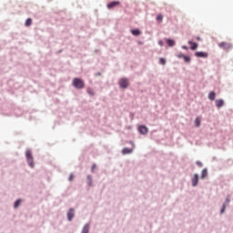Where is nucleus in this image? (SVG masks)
I'll list each match as a JSON object with an SVG mask.
<instances>
[{"mask_svg": "<svg viewBox=\"0 0 233 233\" xmlns=\"http://www.w3.org/2000/svg\"><path fill=\"white\" fill-rule=\"evenodd\" d=\"M72 85L75 88H77L78 90L85 88V81H83L81 78H74Z\"/></svg>", "mask_w": 233, "mask_h": 233, "instance_id": "nucleus-1", "label": "nucleus"}, {"mask_svg": "<svg viewBox=\"0 0 233 233\" xmlns=\"http://www.w3.org/2000/svg\"><path fill=\"white\" fill-rule=\"evenodd\" d=\"M218 46L219 48H222V50H225L226 52L232 50V44L228 42L218 43Z\"/></svg>", "mask_w": 233, "mask_h": 233, "instance_id": "nucleus-2", "label": "nucleus"}, {"mask_svg": "<svg viewBox=\"0 0 233 233\" xmlns=\"http://www.w3.org/2000/svg\"><path fill=\"white\" fill-rule=\"evenodd\" d=\"M118 85L120 88H128V85H129L128 79L125 77L121 78L118 82Z\"/></svg>", "mask_w": 233, "mask_h": 233, "instance_id": "nucleus-3", "label": "nucleus"}, {"mask_svg": "<svg viewBox=\"0 0 233 233\" xmlns=\"http://www.w3.org/2000/svg\"><path fill=\"white\" fill-rule=\"evenodd\" d=\"M121 5V2L119 1H113L106 5V7L108 10H112V8H116V6H119Z\"/></svg>", "mask_w": 233, "mask_h": 233, "instance_id": "nucleus-4", "label": "nucleus"}, {"mask_svg": "<svg viewBox=\"0 0 233 233\" xmlns=\"http://www.w3.org/2000/svg\"><path fill=\"white\" fill-rule=\"evenodd\" d=\"M138 132L143 136H147V134H148V127H147V126H139Z\"/></svg>", "mask_w": 233, "mask_h": 233, "instance_id": "nucleus-5", "label": "nucleus"}, {"mask_svg": "<svg viewBox=\"0 0 233 233\" xmlns=\"http://www.w3.org/2000/svg\"><path fill=\"white\" fill-rule=\"evenodd\" d=\"M196 57H203V58H207L208 57V53H205L202 51H198L195 53Z\"/></svg>", "mask_w": 233, "mask_h": 233, "instance_id": "nucleus-6", "label": "nucleus"}, {"mask_svg": "<svg viewBox=\"0 0 233 233\" xmlns=\"http://www.w3.org/2000/svg\"><path fill=\"white\" fill-rule=\"evenodd\" d=\"M74 216H75L74 208H70L69 211L67 212L68 221H72V219H74Z\"/></svg>", "mask_w": 233, "mask_h": 233, "instance_id": "nucleus-7", "label": "nucleus"}, {"mask_svg": "<svg viewBox=\"0 0 233 233\" xmlns=\"http://www.w3.org/2000/svg\"><path fill=\"white\" fill-rule=\"evenodd\" d=\"M191 181H192V186H193V187H198V181H199V178H198V174H195V175L193 176Z\"/></svg>", "mask_w": 233, "mask_h": 233, "instance_id": "nucleus-8", "label": "nucleus"}, {"mask_svg": "<svg viewBox=\"0 0 233 233\" xmlns=\"http://www.w3.org/2000/svg\"><path fill=\"white\" fill-rule=\"evenodd\" d=\"M216 103V106L218 108H221V106H223V105H225V101H223V99H218L215 101Z\"/></svg>", "mask_w": 233, "mask_h": 233, "instance_id": "nucleus-9", "label": "nucleus"}, {"mask_svg": "<svg viewBox=\"0 0 233 233\" xmlns=\"http://www.w3.org/2000/svg\"><path fill=\"white\" fill-rule=\"evenodd\" d=\"M195 127L197 128H199V127H201V117L198 116L196 119H195Z\"/></svg>", "mask_w": 233, "mask_h": 233, "instance_id": "nucleus-10", "label": "nucleus"}, {"mask_svg": "<svg viewBox=\"0 0 233 233\" xmlns=\"http://www.w3.org/2000/svg\"><path fill=\"white\" fill-rule=\"evenodd\" d=\"M188 45H191L190 50H198V44H196L192 41H188Z\"/></svg>", "mask_w": 233, "mask_h": 233, "instance_id": "nucleus-11", "label": "nucleus"}, {"mask_svg": "<svg viewBox=\"0 0 233 233\" xmlns=\"http://www.w3.org/2000/svg\"><path fill=\"white\" fill-rule=\"evenodd\" d=\"M208 176V171L207 170V168L203 169L201 172V179H205V177H207Z\"/></svg>", "mask_w": 233, "mask_h": 233, "instance_id": "nucleus-12", "label": "nucleus"}, {"mask_svg": "<svg viewBox=\"0 0 233 233\" xmlns=\"http://www.w3.org/2000/svg\"><path fill=\"white\" fill-rule=\"evenodd\" d=\"M208 99H210V101H214V99H216V92L214 91L209 92Z\"/></svg>", "mask_w": 233, "mask_h": 233, "instance_id": "nucleus-13", "label": "nucleus"}, {"mask_svg": "<svg viewBox=\"0 0 233 233\" xmlns=\"http://www.w3.org/2000/svg\"><path fill=\"white\" fill-rule=\"evenodd\" d=\"M90 230V225L88 224H86L82 229V232L81 233H88Z\"/></svg>", "mask_w": 233, "mask_h": 233, "instance_id": "nucleus-14", "label": "nucleus"}, {"mask_svg": "<svg viewBox=\"0 0 233 233\" xmlns=\"http://www.w3.org/2000/svg\"><path fill=\"white\" fill-rule=\"evenodd\" d=\"M131 34L133 35H141V31H139V29H134V30H131Z\"/></svg>", "mask_w": 233, "mask_h": 233, "instance_id": "nucleus-15", "label": "nucleus"}, {"mask_svg": "<svg viewBox=\"0 0 233 233\" xmlns=\"http://www.w3.org/2000/svg\"><path fill=\"white\" fill-rule=\"evenodd\" d=\"M132 150L133 149H130L128 147H126L122 150V154L126 155V154H132Z\"/></svg>", "mask_w": 233, "mask_h": 233, "instance_id": "nucleus-16", "label": "nucleus"}, {"mask_svg": "<svg viewBox=\"0 0 233 233\" xmlns=\"http://www.w3.org/2000/svg\"><path fill=\"white\" fill-rule=\"evenodd\" d=\"M25 157H26V159H34V157H32V151L30 150H27L25 152Z\"/></svg>", "mask_w": 233, "mask_h": 233, "instance_id": "nucleus-17", "label": "nucleus"}, {"mask_svg": "<svg viewBox=\"0 0 233 233\" xmlns=\"http://www.w3.org/2000/svg\"><path fill=\"white\" fill-rule=\"evenodd\" d=\"M167 44L168 45V46H174L176 45V41L172 39H167Z\"/></svg>", "mask_w": 233, "mask_h": 233, "instance_id": "nucleus-18", "label": "nucleus"}, {"mask_svg": "<svg viewBox=\"0 0 233 233\" xmlns=\"http://www.w3.org/2000/svg\"><path fill=\"white\" fill-rule=\"evenodd\" d=\"M88 187H92V176L88 175L86 177Z\"/></svg>", "mask_w": 233, "mask_h": 233, "instance_id": "nucleus-19", "label": "nucleus"}, {"mask_svg": "<svg viewBox=\"0 0 233 233\" xmlns=\"http://www.w3.org/2000/svg\"><path fill=\"white\" fill-rule=\"evenodd\" d=\"M157 23H163V15L159 14L157 15Z\"/></svg>", "mask_w": 233, "mask_h": 233, "instance_id": "nucleus-20", "label": "nucleus"}, {"mask_svg": "<svg viewBox=\"0 0 233 233\" xmlns=\"http://www.w3.org/2000/svg\"><path fill=\"white\" fill-rule=\"evenodd\" d=\"M27 163L31 168H34V158H28Z\"/></svg>", "mask_w": 233, "mask_h": 233, "instance_id": "nucleus-21", "label": "nucleus"}, {"mask_svg": "<svg viewBox=\"0 0 233 233\" xmlns=\"http://www.w3.org/2000/svg\"><path fill=\"white\" fill-rule=\"evenodd\" d=\"M22 201H23L22 199H17L14 205L15 208H17L19 205H21Z\"/></svg>", "mask_w": 233, "mask_h": 233, "instance_id": "nucleus-22", "label": "nucleus"}, {"mask_svg": "<svg viewBox=\"0 0 233 233\" xmlns=\"http://www.w3.org/2000/svg\"><path fill=\"white\" fill-rule=\"evenodd\" d=\"M32 25V18H27L25 21V26H31Z\"/></svg>", "mask_w": 233, "mask_h": 233, "instance_id": "nucleus-23", "label": "nucleus"}, {"mask_svg": "<svg viewBox=\"0 0 233 233\" xmlns=\"http://www.w3.org/2000/svg\"><path fill=\"white\" fill-rule=\"evenodd\" d=\"M183 59L185 63H190V56H184Z\"/></svg>", "mask_w": 233, "mask_h": 233, "instance_id": "nucleus-24", "label": "nucleus"}, {"mask_svg": "<svg viewBox=\"0 0 233 233\" xmlns=\"http://www.w3.org/2000/svg\"><path fill=\"white\" fill-rule=\"evenodd\" d=\"M87 94H89V96H95L94 90L92 88H87Z\"/></svg>", "mask_w": 233, "mask_h": 233, "instance_id": "nucleus-25", "label": "nucleus"}, {"mask_svg": "<svg viewBox=\"0 0 233 233\" xmlns=\"http://www.w3.org/2000/svg\"><path fill=\"white\" fill-rule=\"evenodd\" d=\"M160 65H167V60L165 58H159Z\"/></svg>", "mask_w": 233, "mask_h": 233, "instance_id": "nucleus-26", "label": "nucleus"}, {"mask_svg": "<svg viewBox=\"0 0 233 233\" xmlns=\"http://www.w3.org/2000/svg\"><path fill=\"white\" fill-rule=\"evenodd\" d=\"M226 208H227V206L225 204H223L220 213L223 214L225 212Z\"/></svg>", "mask_w": 233, "mask_h": 233, "instance_id": "nucleus-27", "label": "nucleus"}, {"mask_svg": "<svg viewBox=\"0 0 233 233\" xmlns=\"http://www.w3.org/2000/svg\"><path fill=\"white\" fill-rule=\"evenodd\" d=\"M177 57H178V59H183L184 57H185V55H183V54H178V55H177Z\"/></svg>", "mask_w": 233, "mask_h": 233, "instance_id": "nucleus-28", "label": "nucleus"}, {"mask_svg": "<svg viewBox=\"0 0 233 233\" xmlns=\"http://www.w3.org/2000/svg\"><path fill=\"white\" fill-rule=\"evenodd\" d=\"M68 181H74V174H70Z\"/></svg>", "mask_w": 233, "mask_h": 233, "instance_id": "nucleus-29", "label": "nucleus"}, {"mask_svg": "<svg viewBox=\"0 0 233 233\" xmlns=\"http://www.w3.org/2000/svg\"><path fill=\"white\" fill-rule=\"evenodd\" d=\"M197 165H198V167H203V163H201L199 161H197Z\"/></svg>", "mask_w": 233, "mask_h": 233, "instance_id": "nucleus-30", "label": "nucleus"}, {"mask_svg": "<svg viewBox=\"0 0 233 233\" xmlns=\"http://www.w3.org/2000/svg\"><path fill=\"white\" fill-rule=\"evenodd\" d=\"M182 48H183L184 50H188V47H187V46H182Z\"/></svg>", "mask_w": 233, "mask_h": 233, "instance_id": "nucleus-31", "label": "nucleus"}, {"mask_svg": "<svg viewBox=\"0 0 233 233\" xmlns=\"http://www.w3.org/2000/svg\"><path fill=\"white\" fill-rule=\"evenodd\" d=\"M96 168V165H93L92 166V168H91V170H92V172H94V169Z\"/></svg>", "mask_w": 233, "mask_h": 233, "instance_id": "nucleus-32", "label": "nucleus"}, {"mask_svg": "<svg viewBox=\"0 0 233 233\" xmlns=\"http://www.w3.org/2000/svg\"><path fill=\"white\" fill-rule=\"evenodd\" d=\"M226 201H227V203H230V198H227Z\"/></svg>", "mask_w": 233, "mask_h": 233, "instance_id": "nucleus-33", "label": "nucleus"}, {"mask_svg": "<svg viewBox=\"0 0 233 233\" xmlns=\"http://www.w3.org/2000/svg\"><path fill=\"white\" fill-rule=\"evenodd\" d=\"M197 41H201V37H199V36H197Z\"/></svg>", "mask_w": 233, "mask_h": 233, "instance_id": "nucleus-34", "label": "nucleus"}]
</instances>
